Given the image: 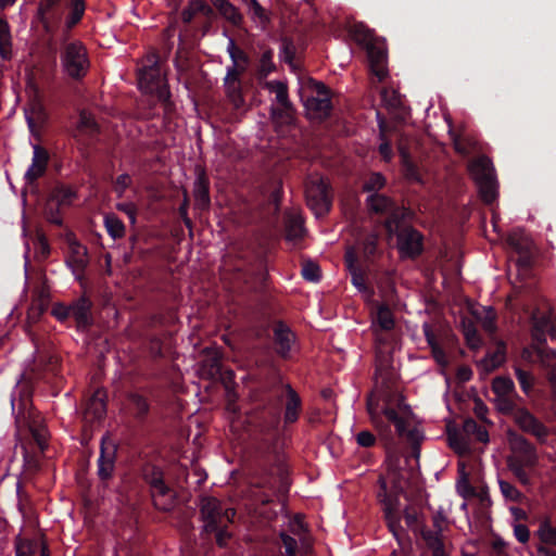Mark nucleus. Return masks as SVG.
Returning <instances> with one entry per match:
<instances>
[{
  "label": "nucleus",
  "mask_w": 556,
  "mask_h": 556,
  "mask_svg": "<svg viewBox=\"0 0 556 556\" xmlns=\"http://www.w3.org/2000/svg\"><path fill=\"white\" fill-rule=\"evenodd\" d=\"M367 410L370 416V420L376 429L383 435L390 434V428L384 424L382 415L392 422L400 437L405 438L414 445H418L422 440L424 435L414 420V415L410 407L400 402L396 407L386 406L382 413L379 412L377 403L372 399L367 402Z\"/></svg>",
  "instance_id": "nucleus-1"
},
{
  "label": "nucleus",
  "mask_w": 556,
  "mask_h": 556,
  "mask_svg": "<svg viewBox=\"0 0 556 556\" xmlns=\"http://www.w3.org/2000/svg\"><path fill=\"white\" fill-rule=\"evenodd\" d=\"M386 185L383 176H371L370 180L364 184V190L370 193L366 199L368 211L377 215H386L384 227L392 236L399 229V224L407 215V211L403 206L395 204L393 200L377 191Z\"/></svg>",
  "instance_id": "nucleus-2"
},
{
  "label": "nucleus",
  "mask_w": 556,
  "mask_h": 556,
  "mask_svg": "<svg viewBox=\"0 0 556 556\" xmlns=\"http://www.w3.org/2000/svg\"><path fill=\"white\" fill-rule=\"evenodd\" d=\"M138 84L141 91L157 98L166 113L174 110L175 104L157 55L148 58L147 63L139 70Z\"/></svg>",
  "instance_id": "nucleus-3"
},
{
  "label": "nucleus",
  "mask_w": 556,
  "mask_h": 556,
  "mask_svg": "<svg viewBox=\"0 0 556 556\" xmlns=\"http://www.w3.org/2000/svg\"><path fill=\"white\" fill-rule=\"evenodd\" d=\"M300 96L312 118L324 121L330 116L331 90L324 83L312 77L303 79Z\"/></svg>",
  "instance_id": "nucleus-4"
},
{
  "label": "nucleus",
  "mask_w": 556,
  "mask_h": 556,
  "mask_svg": "<svg viewBox=\"0 0 556 556\" xmlns=\"http://www.w3.org/2000/svg\"><path fill=\"white\" fill-rule=\"evenodd\" d=\"M379 484L380 492L378 497L383 504L388 526L393 534L397 535L400 528L397 495L404 490V480L396 470L392 469L386 476L380 477Z\"/></svg>",
  "instance_id": "nucleus-5"
},
{
  "label": "nucleus",
  "mask_w": 556,
  "mask_h": 556,
  "mask_svg": "<svg viewBox=\"0 0 556 556\" xmlns=\"http://www.w3.org/2000/svg\"><path fill=\"white\" fill-rule=\"evenodd\" d=\"M60 60L64 73L75 80L83 79L90 67L88 52L84 43L79 40L68 41L65 36H62Z\"/></svg>",
  "instance_id": "nucleus-6"
},
{
  "label": "nucleus",
  "mask_w": 556,
  "mask_h": 556,
  "mask_svg": "<svg viewBox=\"0 0 556 556\" xmlns=\"http://www.w3.org/2000/svg\"><path fill=\"white\" fill-rule=\"evenodd\" d=\"M305 199L316 217H321L330 211L332 192L324 176H308L305 182Z\"/></svg>",
  "instance_id": "nucleus-7"
},
{
  "label": "nucleus",
  "mask_w": 556,
  "mask_h": 556,
  "mask_svg": "<svg viewBox=\"0 0 556 556\" xmlns=\"http://www.w3.org/2000/svg\"><path fill=\"white\" fill-rule=\"evenodd\" d=\"M201 516L204 531H215L232 522L235 510L215 497H203Z\"/></svg>",
  "instance_id": "nucleus-8"
},
{
  "label": "nucleus",
  "mask_w": 556,
  "mask_h": 556,
  "mask_svg": "<svg viewBox=\"0 0 556 556\" xmlns=\"http://www.w3.org/2000/svg\"><path fill=\"white\" fill-rule=\"evenodd\" d=\"M144 479L150 484L154 506L161 510H169L174 504V492L164 483L162 471L148 466L144 468Z\"/></svg>",
  "instance_id": "nucleus-9"
},
{
  "label": "nucleus",
  "mask_w": 556,
  "mask_h": 556,
  "mask_svg": "<svg viewBox=\"0 0 556 556\" xmlns=\"http://www.w3.org/2000/svg\"><path fill=\"white\" fill-rule=\"evenodd\" d=\"M395 327V318L391 308L383 303L374 305L370 309V329L375 336L377 349L386 342L382 333L390 332Z\"/></svg>",
  "instance_id": "nucleus-10"
},
{
  "label": "nucleus",
  "mask_w": 556,
  "mask_h": 556,
  "mask_svg": "<svg viewBox=\"0 0 556 556\" xmlns=\"http://www.w3.org/2000/svg\"><path fill=\"white\" fill-rule=\"evenodd\" d=\"M399 161L405 174H420V148L415 139L402 137L397 144Z\"/></svg>",
  "instance_id": "nucleus-11"
},
{
  "label": "nucleus",
  "mask_w": 556,
  "mask_h": 556,
  "mask_svg": "<svg viewBox=\"0 0 556 556\" xmlns=\"http://www.w3.org/2000/svg\"><path fill=\"white\" fill-rule=\"evenodd\" d=\"M58 9L63 12V18L59 24H62V36L68 39L73 28L83 21L87 2L86 0H63V8H60L59 4Z\"/></svg>",
  "instance_id": "nucleus-12"
},
{
  "label": "nucleus",
  "mask_w": 556,
  "mask_h": 556,
  "mask_svg": "<svg viewBox=\"0 0 556 556\" xmlns=\"http://www.w3.org/2000/svg\"><path fill=\"white\" fill-rule=\"evenodd\" d=\"M395 233L397 236L396 247L401 257L413 258L421 253L422 237L417 230L410 227L401 228L399 226Z\"/></svg>",
  "instance_id": "nucleus-13"
},
{
  "label": "nucleus",
  "mask_w": 556,
  "mask_h": 556,
  "mask_svg": "<svg viewBox=\"0 0 556 556\" xmlns=\"http://www.w3.org/2000/svg\"><path fill=\"white\" fill-rule=\"evenodd\" d=\"M367 55L369 67L372 75H375L379 83L383 81L388 76L387 64V50L368 39Z\"/></svg>",
  "instance_id": "nucleus-14"
},
{
  "label": "nucleus",
  "mask_w": 556,
  "mask_h": 556,
  "mask_svg": "<svg viewBox=\"0 0 556 556\" xmlns=\"http://www.w3.org/2000/svg\"><path fill=\"white\" fill-rule=\"evenodd\" d=\"M380 99L382 105L397 122H405L408 112L403 104L401 94L391 88L383 87L380 90Z\"/></svg>",
  "instance_id": "nucleus-15"
},
{
  "label": "nucleus",
  "mask_w": 556,
  "mask_h": 556,
  "mask_svg": "<svg viewBox=\"0 0 556 556\" xmlns=\"http://www.w3.org/2000/svg\"><path fill=\"white\" fill-rule=\"evenodd\" d=\"M269 113L273 124L279 131H282L285 127L292 126L295 122V109L291 101H287V104L271 105Z\"/></svg>",
  "instance_id": "nucleus-16"
},
{
  "label": "nucleus",
  "mask_w": 556,
  "mask_h": 556,
  "mask_svg": "<svg viewBox=\"0 0 556 556\" xmlns=\"http://www.w3.org/2000/svg\"><path fill=\"white\" fill-rule=\"evenodd\" d=\"M88 263L87 249L74 239L68 240L66 264L76 275L83 273Z\"/></svg>",
  "instance_id": "nucleus-17"
},
{
  "label": "nucleus",
  "mask_w": 556,
  "mask_h": 556,
  "mask_svg": "<svg viewBox=\"0 0 556 556\" xmlns=\"http://www.w3.org/2000/svg\"><path fill=\"white\" fill-rule=\"evenodd\" d=\"M516 424L526 432H530L539 439L547 435V429L528 410L518 409L515 413Z\"/></svg>",
  "instance_id": "nucleus-18"
},
{
  "label": "nucleus",
  "mask_w": 556,
  "mask_h": 556,
  "mask_svg": "<svg viewBox=\"0 0 556 556\" xmlns=\"http://www.w3.org/2000/svg\"><path fill=\"white\" fill-rule=\"evenodd\" d=\"M513 455L515 458L526 466H533L536 463V454L534 447L523 438L517 437L511 441Z\"/></svg>",
  "instance_id": "nucleus-19"
},
{
  "label": "nucleus",
  "mask_w": 556,
  "mask_h": 556,
  "mask_svg": "<svg viewBox=\"0 0 556 556\" xmlns=\"http://www.w3.org/2000/svg\"><path fill=\"white\" fill-rule=\"evenodd\" d=\"M218 14L233 27H241L243 15L229 0H210Z\"/></svg>",
  "instance_id": "nucleus-20"
},
{
  "label": "nucleus",
  "mask_w": 556,
  "mask_h": 556,
  "mask_svg": "<svg viewBox=\"0 0 556 556\" xmlns=\"http://www.w3.org/2000/svg\"><path fill=\"white\" fill-rule=\"evenodd\" d=\"M106 413L105 394L102 390H97L88 400L84 416L88 421L100 420Z\"/></svg>",
  "instance_id": "nucleus-21"
},
{
  "label": "nucleus",
  "mask_w": 556,
  "mask_h": 556,
  "mask_svg": "<svg viewBox=\"0 0 556 556\" xmlns=\"http://www.w3.org/2000/svg\"><path fill=\"white\" fill-rule=\"evenodd\" d=\"M450 138L452 140L455 152L462 157H469L471 154L476 153L478 150L477 141L465 135L459 134L452 128L448 130Z\"/></svg>",
  "instance_id": "nucleus-22"
},
{
  "label": "nucleus",
  "mask_w": 556,
  "mask_h": 556,
  "mask_svg": "<svg viewBox=\"0 0 556 556\" xmlns=\"http://www.w3.org/2000/svg\"><path fill=\"white\" fill-rule=\"evenodd\" d=\"M475 184L485 203L491 204L497 199L498 182L495 176H475Z\"/></svg>",
  "instance_id": "nucleus-23"
},
{
  "label": "nucleus",
  "mask_w": 556,
  "mask_h": 556,
  "mask_svg": "<svg viewBox=\"0 0 556 556\" xmlns=\"http://www.w3.org/2000/svg\"><path fill=\"white\" fill-rule=\"evenodd\" d=\"M305 233L304 220L299 211H290L286 217V238L296 243Z\"/></svg>",
  "instance_id": "nucleus-24"
},
{
  "label": "nucleus",
  "mask_w": 556,
  "mask_h": 556,
  "mask_svg": "<svg viewBox=\"0 0 556 556\" xmlns=\"http://www.w3.org/2000/svg\"><path fill=\"white\" fill-rule=\"evenodd\" d=\"M115 467V448L105 446L102 442L101 453L98 459V475L102 480L111 478Z\"/></svg>",
  "instance_id": "nucleus-25"
},
{
  "label": "nucleus",
  "mask_w": 556,
  "mask_h": 556,
  "mask_svg": "<svg viewBox=\"0 0 556 556\" xmlns=\"http://www.w3.org/2000/svg\"><path fill=\"white\" fill-rule=\"evenodd\" d=\"M294 340L295 337L288 327L281 324L277 325L275 328V343L277 352L282 357H287L290 354Z\"/></svg>",
  "instance_id": "nucleus-26"
},
{
  "label": "nucleus",
  "mask_w": 556,
  "mask_h": 556,
  "mask_svg": "<svg viewBox=\"0 0 556 556\" xmlns=\"http://www.w3.org/2000/svg\"><path fill=\"white\" fill-rule=\"evenodd\" d=\"M76 197V192L65 186L56 187L52 190L47 207L49 211H53L54 207L68 206Z\"/></svg>",
  "instance_id": "nucleus-27"
},
{
  "label": "nucleus",
  "mask_w": 556,
  "mask_h": 556,
  "mask_svg": "<svg viewBox=\"0 0 556 556\" xmlns=\"http://www.w3.org/2000/svg\"><path fill=\"white\" fill-rule=\"evenodd\" d=\"M91 303L86 298H80L71 305V317H74L78 328H85L90 324Z\"/></svg>",
  "instance_id": "nucleus-28"
},
{
  "label": "nucleus",
  "mask_w": 556,
  "mask_h": 556,
  "mask_svg": "<svg viewBox=\"0 0 556 556\" xmlns=\"http://www.w3.org/2000/svg\"><path fill=\"white\" fill-rule=\"evenodd\" d=\"M421 535L427 547L431 549L432 556H448L442 533L425 529Z\"/></svg>",
  "instance_id": "nucleus-29"
},
{
  "label": "nucleus",
  "mask_w": 556,
  "mask_h": 556,
  "mask_svg": "<svg viewBox=\"0 0 556 556\" xmlns=\"http://www.w3.org/2000/svg\"><path fill=\"white\" fill-rule=\"evenodd\" d=\"M273 59L274 50L271 48L265 49L258 60V65L256 68V78L258 83L265 80L269 74L276 72L277 66Z\"/></svg>",
  "instance_id": "nucleus-30"
},
{
  "label": "nucleus",
  "mask_w": 556,
  "mask_h": 556,
  "mask_svg": "<svg viewBox=\"0 0 556 556\" xmlns=\"http://www.w3.org/2000/svg\"><path fill=\"white\" fill-rule=\"evenodd\" d=\"M193 195L195 200V205L201 208H207L210 204V194H208V180L206 176H198L194 181Z\"/></svg>",
  "instance_id": "nucleus-31"
},
{
  "label": "nucleus",
  "mask_w": 556,
  "mask_h": 556,
  "mask_svg": "<svg viewBox=\"0 0 556 556\" xmlns=\"http://www.w3.org/2000/svg\"><path fill=\"white\" fill-rule=\"evenodd\" d=\"M288 400L286 403L285 421L292 424L298 420L300 412V397L296 392L290 387H287Z\"/></svg>",
  "instance_id": "nucleus-32"
},
{
  "label": "nucleus",
  "mask_w": 556,
  "mask_h": 556,
  "mask_svg": "<svg viewBox=\"0 0 556 556\" xmlns=\"http://www.w3.org/2000/svg\"><path fill=\"white\" fill-rule=\"evenodd\" d=\"M62 0H41L38 13L43 18L48 16L53 24H60L63 18V12L58 9Z\"/></svg>",
  "instance_id": "nucleus-33"
},
{
  "label": "nucleus",
  "mask_w": 556,
  "mask_h": 556,
  "mask_svg": "<svg viewBox=\"0 0 556 556\" xmlns=\"http://www.w3.org/2000/svg\"><path fill=\"white\" fill-rule=\"evenodd\" d=\"M468 170H469L468 174H475V175L495 174L494 173L495 168H494L492 160L484 154L477 155V156L472 157L471 160H469Z\"/></svg>",
  "instance_id": "nucleus-34"
},
{
  "label": "nucleus",
  "mask_w": 556,
  "mask_h": 556,
  "mask_svg": "<svg viewBox=\"0 0 556 556\" xmlns=\"http://www.w3.org/2000/svg\"><path fill=\"white\" fill-rule=\"evenodd\" d=\"M260 85L268 90L269 92H274L276 94V101L278 104H287L289 99L288 86L286 83L280 80H263L260 81Z\"/></svg>",
  "instance_id": "nucleus-35"
},
{
  "label": "nucleus",
  "mask_w": 556,
  "mask_h": 556,
  "mask_svg": "<svg viewBox=\"0 0 556 556\" xmlns=\"http://www.w3.org/2000/svg\"><path fill=\"white\" fill-rule=\"evenodd\" d=\"M535 535L542 543L541 545L556 546V527L552 526V522L548 518H545L540 522Z\"/></svg>",
  "instance_id": "nucleus-36"
},
{
  "label": "nucleus",
  "mask_w": 556,
  "mask_h": 556,
  "mask_svg": "<svg viewBox=\"0 0 556 556\" xmlns=\"http://www.w3.org/2000/svg\"><path fill=\"white\" fill-rule=\"evenodd\" d=\"M49 154L46 149L36 146L34 148V157L31 166L25 174H46Z\"/></svg>",
  "instance_id": "nucleus-37"
},
{
  "label": "nucleus",
  "mask_w": 556,
  "mask_h": 556,
  "mask_svg": "<svg viewBox=\"0 0 556 556\" xmlns=\"http://www.w3.org/2000/svg\"><path fill=\"white\" fill-rule=\"evenodd\" d=\"M225 91L229 102L236 111H240L245 106L241 83H235V85H225Z\"/></svg>",
  "instance_id": "nucleus-38"
},
{
  "label": "nucleus",
  "mask_w": 556,
  "mask_h": 556,
  "mask_svg": "<svg viewBox=\"0 0 556 556\" xmlns=\"http://www.w3.org/2000/svg\"><path fill=\"white\" fill-rule=\"evenodd\" d=\"M492 390L497 396L513 395L515 393V384L509 377H496L493 379Z\"/></svg>",
  "instance_id": "nucleus-39"
},
{
  "label": "nucleus",
  "mask_w": 556,
  "mask_h": 556,
  "mask_svg": "<svg viewBox=\"0 0 556 556\" xmlns=\"http://www.w3.org/2000/svg\"><path fill=\"white\" fill-rule=\"evenodd\" d=\"M104 226L113 239H119L125 235L123 222L114 214H109L104 217Z\"/></svg>",
  "instance_id": "nucleus-40"
},
{
  "label": "nucleus",
  "mask_w": 556,
  "mask_h": 556,
  "mask_svg": "<svg viewBox=\"0 0 556 556\" xmlns=\"http://www.w3.org/2000/svg\"><path fill=\"white\" fill-rule=\"evenodd\" d=\"M207 355V363H203L199 370L203 376H214L219 370V357L216 351L213 350H204Z\"/></svg>",
  "instance_id": "nucleus-41"
},
{
  "label": "nucleus",
  "mask_w": 556,
  "mask_h": 556,
  "mask_svg": "<svg viewBox=\"0 0 556 556\" xmlns=\"http://www.w3.org/2000/svg\"><path fill=\"white\" fill-rule=\"evenodd\" d=\"M463 429L467 434L473 435L477 441L486 443L489 442V433L486 429L479 426L473 419H466Z\"/></svg>",
  "instance_id": "nucleus-42"
},
{
  "label": "nucleus",
  "mask_w": 556,
  "mask_h": 556,
  "mask_svg": "<svg viewBox=\"0 0 556 556\" xmlns=\"http://www.w3.org/2000/svg\"><path fill=\"white\" fill-rule=\"evenodd\" d=\"M532 320H533L532 337L535 341L541 343L542 341H544L543 332L545 330H548L553 319L549 315L548 316L543 315L542 317H538L536 315H533Z\"/></svg>",
  "instance_id": "nucleus-43"
},
{
  "label": "nucleus",
  "mask_w": 556,
  "mask_h": 556,
  "mask_svg": "<svg viewBox=\"0 0 556 556\" xmlns=\"http://www.w3.org/2000/svg\"><path fill=\"white\" fill-rule=\"evenodd\" d=\"M78 130L92 136L99 132V125L89 113L81 111L78 118Z\"/></svg>",
  "instance_id": "nucleus-44"
},
{
  "label": "nucleus",
  "mask_w": 556,
  "mask_h": 556,
  "mask_svg": "<svg viewBox=\"0 0 556 556\" xmlns=\"http://www.w3.org/2000/svg\"><path fill=\"white\" fill-rule=\"evenodd\" d=\"M227 52L233 64L248 66L250 63L249 55L236 45L233 39L229 40Z\"/></svg>",
  "instance_id": "nucleus-45"
},
{
  "label": "nucleus",
  "mask_w": 556,
  "mask_h": 556,
  "mask_svg": "<svg viewBox=\"0 0 556 556\" xmlns=\"http://www.w3.org/2000/svg\"><path fill=\"white\" fill-rule=\"evenodd\" d=\"M533 350L536 352L543 367L548 368L549 371L555 369L554 362L556 361V351L540 346L538 344L533 345Z\"/></svg>",
  "instance_id": "nucleus-46"
},
{
  "label": "nucleus",
  "mask_w": 556,
  "mask_h": 556,
  "mask_svg": "<svg viewBox=\"0 0 556 556\" xmlns=\"http://www.w3.org/2000/svg\"><path fill=\"white\" fill-rule=\"evenodd\" d=\"M459 467H460V476H459V479L457 480L456 488H457L458 494L460 496H463L464 498H467L475 494V490L470 485L468 477L465 472V465L459 464Z\"/></svg>",
  "instance_id": "nucleus-47"
},
{
  "label": "nucleus",
  "mask_w": 556,
  "mask_h": 556,
  "mask_svg": "<svg viewBox=\"0 0 556 556\" xmlns=\"http://www.w3.org/2000/svg\"><path fill=\"white\" fill-rule=\"evenodd\" d=\"M39 551V545L28 540L16 539L15 552L16 556H35Z\"/></svg>",
  "instance_id": "nucleus-48"
},
{
  "label": "nucleus",
  "mask_w": 556,
  "mask_h": 556,
  "mask_svg": "<svg viewBox=\"0 0 556 556\" xmlns=\"http://www.w3.org/2000/svg\"><path fill=\"white\" fill-rule=\"evenodd\" d=\"M296 48L291 38H282L281 40V50H280V56L282 61L289 65H293V61L295 58Z\"/></svg>",
  "instance_id": "nucleus-49"
},
{
  "label": "nucleus",
  "mask_w": 556,
  "mask_h": 556,
  "mask_svg": "<svg viewBox=\"0 0 556 556\" xmlns=\"http://www.w3.org/2000/svg\"><path fill=\"white\" fill-rule=\"evenodd\" d=\"M251 18L258 23L262 29H266L268 25L271 23L270 13L258 4L256 8L250 10Z\"/></svg>",
  "instance_id": "nucleus-50"
},
{
  "label": "nucleus",
  "mask_w": 556,
  "mask_h": 556,
  "mask_svg": "<svg viewBox=\"0 0 556 556\" xmlns=\"http://www.w3.org/2000/svg\"><path fill=\"white\" fill-rule=\"evenodd\" d=\"M48 303H49V293L47 290H45V288H42L38 294H37V299L33 302L30 308H29V314H33V315H40L42 312H45L48 307Z\"/></svg>",
  "instance_id": "nucleus-51"
},
{
  "label": "nucleus",
  "mask_w": 556,
  "mask_h": 556,
  "mask_svg": "<svg viewBox=\"0 0 556 556\" xmlns=\"http://www.w3.org/2000/svg\"><path fill=\"white\" fill-rule=\"evenodd\" d=\"M11 36L9 24L5 20L0 17V54L8 58V47L11 45Z\"/></svg>",
  "instance_id": "nucleus-52"
},
{
  "label": "nucleus",
  "mask_w": 556,
  "mask_h": 556,
  "mask_svg": "<svg viewBox=\"0 0 556 556\" xmlns=\"http://www.w3.org/2000/svg\"><path fill=\"white\" fill-rule=\"evenodd\" d=\"M515 375L520 384L521 390L525 393H529L534 384V377L531 372L522 370L519 367H515Z\"/></svg>",
  "instance_id": "nucleus-53"
},
{
  "label": "nucleus",
  "mask_w": 556,
  "mask_h": 556,
  "mask_svg": "<svg viewBox=\"0 0 556 556\" xmlns=\"http://www.w3.org/2000/svg\"><path fill=\"white\" fill-rule=\"evenodd\" d=\"M302 276L308 281L316 282L320 279V268L316 263L307 261L302 266Z\"/></svg>",
  "instance_id": "nucleus-54"
},
{
  "label": "nucleus",
  "mask_w": 556,
  "mask_h": 556,
  "mask_svg": "<svg viewBox=\"0 0 556 556\" xmlns=\"http://www.w3.org/2000/svg\"><path fill=\"white\" fill-rule=\"evenodd\" d=\"M507 465L521 483L527 484L529 482V477L525 471L526 465L520 464V462L515 458H508Z\"/></svg>",
  "instance_id": "nucleus-55"
},
{
  "label": "nucleus",
  "mask_w": 556,
  "mask_h": 556,
  "mask_svg": "<svg viewBox=\"0 0 556 556\" xmlns=\"http://www.w3.org/2000/svg\"><path fill=\"white\" fill-rule=\"evenodd\" d=\"M247 66L233 64L228 67L224 85H235V83H241L240 77L245 72Z\"/></svg>",
  "instance_id": "nucleus-56"
},
{
  "label": "nucleus",
  "mask_w": 556,
  "mask_h": 556,
  "mask_svg": "<svg viewBox=\"0 0 556 556\" xmlns=\"http://www.w3.org/2000/svg\"><path fill=\"white\" fill-rule=\"evenodd\" d=\"M498 485L505 498L514 502L520 500L521 493L511 483L505 480H498Z\"/></svg>",
  "instance_id": "nucleus-57"
},
{
  "label": "nucleus",
  "mask_w": 556,
  "mask_h": 556,
  "mask_svg": "<svg viewBox=\"0 0 556 556\" xmlns=\"http://www.w3.org/2000/svg\"><path fill=\"white\" fill-rule=\"evenodd\" d=\"M464 334L467 341V344L471 349H478L481 345L480 337L478 336V332L472 324H464Z\"/></svg>",
  "instance_id": "nucleus-58"
},
{
  "label": "nucleus",
  "mask_w": 556,
  "mask_h": 556,
  "mask_svg": "<svg viewBox=\"0 0 556 556\" xmlns=\"http://www.w3.org/2000/svg\"><path fill=\"white\" fill-rule=\"evenodd\" d=\"M505 359V351L503 346H498L497 351L484 359V365L488 369H494L500 366Z\"/></svg>",
  "instance_id": "nucleus-59"
},
{
  "label": "nucleus",
  "mask_w": 556,
  "mask_h": 556,
  "mask_svg": "<svg viewBox=\"0 0 556 556\" xmlns=\"http://www.w3.org/2000/svg\"><path fill=\"white\" fill-rule=\"evenodd\" d=\"M129 405L137 415L146 414L149 408L147 401L138 394H131L129 396Z\"/></svg>",
  "instance_id": "nucleus-60"
},
{
  "label": "nucleus",
  "mask_w": 556,
  "mask_h": 556,
  "mask_svg": "<svg viewBox=\"0 0 556 556\" xmlns=\"http://www.w3.org/2000/svg\"><path fill=\"white\" fill-rule=\"evenodd\" d=\"M508 243L518 252L528 250L530 244L528 239L523 238L518 232H513L509 235Z\"/></svg>",
  "instance_id": "nucleus-61"
},
{
  "label": "nucleus",
  "mask_w": 556,
  "mask_h": 556,
  "mask_svg": "<svg viewBox=\"0 0 556 556\" xmlns=\"http://www.w3.org/2000/svg\"><path fill=\"white\" fill-rule=\"evenodd\" d=\"M450 446L458 454L463 455L468 452V445L464 439L457 433L448 434Z\"/></svg>",
  "instance_id": "nucleus-62"
},
{
  "label": "nucleus",
  "mask_w": 556,
  "mask_h": 556,
  "mask_svg": "<svg viewBox=\"0 0 556 556\" xmlns=\"http://www.w3.org/2000/svg\"><path fill=\"white\" fill-rule=\"evenodd\" d=\"M378 154L380 159L386 163L391 162V160L394 157V152L391 143L387 140H382L378 147Z\"/></svg>",
  "instance_id": "nucleus-63"
},
{
  "label": "nucleus",
  "mask_w": 556,
  "mask_h": 556,
  "mask_svg": "<svg viewBox=\"0 0 556 556\" xmlns=\"http://www.w3.org/2000/svg\"><path fill=\"white\" fill-rule=\"evenodd\" d=\"M281 540L285 546L286 555L287 556H296V547L298 543L296 540L292 536L281 533Z\"/></svg>",
  "instance_id": "nucleus-64"
}]
</instances>
